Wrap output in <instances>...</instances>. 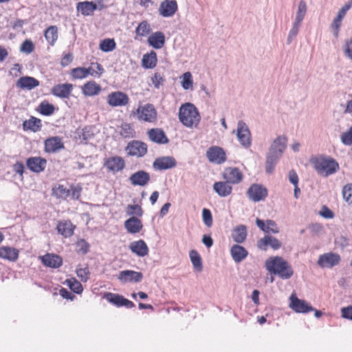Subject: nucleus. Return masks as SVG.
<instances>
[{"label": "nucleus", "instance_id": "49530a36", "mask_svg": "<svg viewBox=\"0 0 352 352\" xmlns=\"http://www.w3.org/2000/svg\"><path fill=\"white\" fill-rule=\"evenodd\" d=\"M55 108L47 101H43L38 106V111L43 116H51L54 113Z\"/></svg>", "mask_w": 352, "mask_h": 352}, {"label": "nucleus", "instance_id": "b1692460", "mask_svg": "<svg viewBox=\"0 0 352 352\" xmlns=\"http://www.w3.org/2000/svg\"><path fill=\"white\" fill-rule=\"evenodd\" d=\"M102 91V87L94 80H89L81 87L82 94L87 97L98 95Z\"/></svg>", "mask_w": 352, "mask_h": 352}, {"label": "nucleus", "instance_id": "2eb2a0df", "mask_svg": "<svg viewBox=\"0 0 352 352\" xmlns=\"http://www.w3.org/2000/svg\"><path fill=\"white\" fill-rule=\"evenodd\" d=\"M104 166L108 170V171L118 173L124 168L125 161L120 156L109 157L104 160Z\"/></svg>", "mask_w": 352, "mask_h": 352}, {"label": "nucleus", "instance_id": "f8f14e48", "mask_svg": "<svg viewBox=\"0 0 352 352\" xmlns=\"http://www.w3.org/2000/svg\"><path fill=\"white\" fill-rule=\"evenodd\" d=\"M104 298L108 302L118 307L124 306L126 308H133L135 307V304L132 301L125 298L123 296L118 294L107 292L104 294Z\"/></svg>", "mask_w": 352, "mask_h": 352}, {"label": "nucleus", "instance_id": "c85d7f7f", "mask_svg": "<svg viewBox=\"0 0 352 352\" xmlns=\"http://www.w3.org/2000/svg\"><path fill=\"white\" fill-rule=\"evenodd\" d=\"M256 223L257 226L265 233H273L277 234L280 232V229L276 223L273 221L268 219L265 222L260 219H256Z\"/></svg>", "mask_w": 352, "mask_h": 352}, {"label": "nucleus", "instance_id": "ea45409f", "mask_svg": "<svg viewBox=\"0 0 352 352\" xmlns=\"http://www.w3.org/2000/svg\"><path fill=\"white\" fill-rule=\"evenodd\" d=\"M118 133L124 138H133L135 136V131L131 124L123 122L118 126Z\"/></svg>", "mask_w": 352, "mask_h": 352}, {"label": "nucleus", "instance_id": "5fc2aeb1", "mask_svg": "<svg viewBox=\"0 0 352 352\" xmlns=\"http://www.w3.org/2000/svg\"><path fill=\"white\" fill-rule=\"evenodd\" d=\"M151 31L150 25L146 21L141 22L136 28L135 32L137 36H145L148 34Z\"/></svg>", "mask_w": 352, "mask_h": 352}, {"label": "nucleus", "instance_id": "4468645a", "mask_svg": "<svg viewBox=\"0 0 352 352\" xmlns=\"http://www.w3.org/2000/svg\"><path fill=\"white\" fill-rule=\"evenodd\" d=\"M206 155L210 162L217 164H223L226 161V152L219 146H214L209 148L207 151Z\"/></svg>", "mask_w": 352, "mask_h": 352}, {"label": "nucleus", "instance_id": "09e8293b", "mask_svg": "<svg viewBox=\"0 0 352 352\" xmlns=\"http://www.w3.org/2000/svg\"><path fill=\"white\" fill-rule=\"evenodd\" d=\"M126 214L133 217L134 215L140 217L143 214V210L138 204H129L126 208Z\"/></svg>", "mask_w": 352, "mask_h": 352}, {"label": "nucleus", "instance_id": "7ed1b4c3", "mask_svg": "<svg viewBox=\"0 0 352 352\" xmlns=\"http://www.w3.org/2000/svg\"><path fill=\"white\" fill-rule=\"evenodd\" d=\"M314 166L317 173L324 177L332 175L339 169L338 163L332 158H318L314 161Z\"/></svg>", "mask_w": 352, "mask_h": 352}, {"label": "nucleus", "instance_id": "69168bd1", "mask_svg": "<svg viewBox=\"0 0 352 352\" xmlns=\"http://www.w3.org/2000/svg\"><path fill=\"white\" fill-rule=\"evenodd\" d=\"M164 78L159 73H155L151 78L152 83L156 88H159L160 86L163 83Z\"/></svg>", "mask_w": 352, "mask_h": 352}, {"label": "nucleus", "instance_id": "39448f33", "mask_svg": "<svg viewBox=\"0 0 352 352\" xmlns=\"http://www.w3.org/2000/svg\"><path fill=\"white\" fill-rule=\"evenodd\" d=\"M98 70H94L92 68L85 67H76L71 70L70 74L74 79H83L87 78L89 75L94 77H100L104 72L102 65H96Z\"/></svg>", "mask_w": 352, "mask_h": 352}, {"label": "nucleus", "instance_id": "4be33fe9", "mask_svg": "<svg viewBox=\"0 0 352 352\" xmlns=\"http://www.w3.org/2000/svg\"><path fill=\"white\" fill-rule=\"evenodd\" d=\"M148 139L156 144H164L169 142L165 132L160 128H153L147 131Z\"/></svg>", "mask_w": 352, "mask_h": 352}, {"label": "nucleus", "instance_id": "ddd939ff", "mask_svg": "<svg viewBox=\"0 0 352 352\" xmlns=\"http://www.w3.org/2000/svg\"><path fill=\"white\" fill-rule=\"evenodd\" d=\"M76 228V225L71 220L63 219L58 221L56 230L64 238H69L74 235Z\"/></svg>", "mask_w": 352, "mask_h": 352}, {"label": "nucleus", "instance_id": "5701e85b", "mask_svg": "<svg viewBox=\"0 0 352 352\" xmlns=\"http://www.w3.org/2000/svg\"><path fill=\"white\" fill-rule=\"evenodd\" d=\"M177 162L173 157H161L155 159L153 164V166L155 170H166L176 166Z\"/></svg>", "mask_w": 352, "mask_h": 352}, {"label": "nucleus", "instance_id": "f257e3e1", "mask_svg": "<svg viewBox=\"0 0 352 352\" xmlns=\"http://www.w3.org/2000/svg\"><path fill=\"white\" fill-rule=\"evenodd\" d=\"M265 267L270 273L283 279H289L294 274L291 265L281 256H270L265 261Z\"/></svg>", "mask_w": 352, "mask_h": 352}, {"label": "nucleus", "instance_id": "a19ab883", "mask_svg": "<svg viewBox=\"0 0 352 352\" xmlns=\"http://www.w3.org/2000/svg\"><path fill=\"white\" fill-rule=\"evenodd\" d=\"M157 63V56L154 52L146 54L142 58V66L145 68H153Z\"/></svg>", "mask_w": 352, "mask_h": 352}, {"label": "nucleus", "instance_id": "f03ea898", "mask_svg": "<svg viewBox=\"0 0 352 352\" xmlns=\"http://www.w3.org/2000/svg\"><path fill=\"white\" fill-rule=\"evenodd\" d=\"M178 117L182 124L188 128L197 127L201 120L197 108L190 102L183 104L180 107Z\"/></svg>", "mask_w": 352, "mask_h": 352}, {"label": "nucleus", "instance_id": "9b49d317", "mask_svg": "<svg viewBox=\"0 0 352 352\" xmlns=\"http://www.w3.org/2000/svg\"><path fill=\"white\" fill-rule=\"evenodd\" d=\"M236 135L241 144L248 148L251 145V133L247 124L243 121H239L237 124Z\"/></svg>", "mask_w": 352, "mask_h": 352}, {"label": "nucleus", "instance_id": "864d4df0", "mask_svg": "<svg viewBox=\"0 0 352 352\" xmlns=\"http://www.w3.org/2000/svg\"><path fill=\"white\" fill-rule=\"evenodd\" d=\"M342 193L344 201L352 207V184H346L342 188Z\"/></svg>", "mask_w": 352, "mask_h": 352}, {"label": "nucleus", "instance_id": "3c124183", "mask_svg": "<svg viewBox=\"0 0 352 352\" xmlns=\"http://www.w3.org/2000/svg\"><path fill=\"white\" fill-rule=\"evenodd\" d=\"M45 36L47 41L50 43H54L58 38L57 28L56 26H50L45 32Z\"/></svg>", "mask_w": 352, "mask_h": 352}, {"label": "nucleus", "instance_id": "58836bf2", "mask_svg": "<svg viewBox=\"0 0 352 352\" xmlns=\"http://www.w3.org/2000/svg\"><path fill=\"white\" fill-rule=\"evenodd\" d=\"M52 195L57 199H67L70 195V190L64 185L56 184L52 189Z\"/></svg>", "mask_w": 352, "mask_h": 352}, {"label": "nucleus", "instance_id": "f3484780", "mask_svg": "<svg viewBox=\"0 0 352 352\" xmlns=\"http://www.w3.org/2000/svg\"><path fill=\"white\" fill-rule=\"evenodd\" d=\"M247 194L250 199L258 202L267 197V190L261 185L254 184L248 188Z\"/></svg>", "mask_w": 352, "mask_h": 352}, {"label": "nucleus", "instance_id": "dca6fc26", "mask_svg": "<svg viewBox=\"0 0 352 352\" xmlns=\"http://www.w3.org/2000/svg\"><path fill=\"white\" fill-rule=\"evenodd\" d=\"M282 246V243L276 237L271 235H265L257 241V247L258 249L266 251L268 247H270L274 250L280 249Z\"/></svg>", "mask_w": 352, "mask_h": 352}, {"label": "nucleus", "instance_id": "aec40b11", "mask_svg": "<svg viewBox=\"0 0 352 352\" xmlns=\"http://www.w3.org/2000/svg\"><path fill=\"white\" fill-rule=\"evenodd\" d=\"M74 85L71 83L55 85L51 89V94L60 98H69L72 96Z\"/></svg>", "mask_w": 352, "mask_h": 352}, {"label": "nucleus", "instance_id": "c9c22d12", "mask_svg": "<svg viewBox=\"0 0 352 352\" xmlns=\"http://www.w3.org/2000/svg\"><path fill=\"white\" fill-rule=\"evenodd\" d=\"M76 9L84 16H90L97 9V5L92 1H82L77 3Z\"/></svg>", "mask_w": 352, "mask_h": 352}, {"label": "nucleus", "instance_id": "6ab92c4d", "mask_svg": "<svg viewBox=\"0 0 352 352\" xmlns=\"http://www.w3.org/2000/svg\"><path fill=\"white\" fill-rule=\"evenodd\" d=\"M223 178L230 184H237L243 180V175L238 168L228 167L223 173Z\"/></svg>", "mask_w": 352, "mask_h": 352}, {"label": "nucleus", "instance_id": "423d86ee", "mask_svg": "<svg viewBox=\"0 0 352 352\" xmlns=\"http://www.w3.org/2000/svg\"><path fill=\"white\" fill-rule=\"evenodd\" d=\"M289 307L294 311L299 314H307L314 310V307L309 303L299 299L296 293H292L290 296Z\"/></svg>", "mask_w": 352, "mask_h": 352}, {"label": "nucleus", "instance_id": "72a5a7b5", "mask_svg": "<svg viewBox=\"0 0 352 352\" xmlns=\"http://www.w3.org/2000/svg\"><path fill=\"white\" fill-rule=\"evenodd\" d=\"M39 85V81L30 76H23L18 79L16 87L21 89L31 90Z\"/></svg>", "mask_w": 352, "mask_h": 352}, {"label": "nucleus", "instance_id": "8fccbe9b", "mask_svg": "<svg viewBox=\"0 0 352 352\" xmlns=\"http://www.w3.org/2000/svg\"><path fill=\"white\" fill-rule=\"evenodd\" d=\"M165 36L162 32H156L148 38V44H164Z\"/></svg>", "mask_w": 352, "mask_h": 352}, {"label": "nucleus", "instance_id": "338daca9", "mask_svg": "<svg viewBox=\"0 0 352 352\" xmlns=\"http://www.w3.org/2000/svg\"><path fill=\"white\" fill-rule=\"evenodd\" d=\"M320 214L326 219H332L334 217L333 212L326 206H322Z\"/></svg>", "mask_w": 352, "mask_h": 352}, {"label": "nucleus", "instance_id": "6e6d98bb", "mask_svg": "<svg viewBox=\"0 0 352 352\" xmlns=\"http://www.w3.org/2000/svg\"><path fill=\"white\" fill-rule=\"evenodd\" d=\"M192 78L190 72H187L182 76V85L184 89H188L192 87Z\"/></svg>", "mask_w": 352, "mask_h": 352}, {"label": "nucleus", "instance_id": "c756f323", "mask_svg": "<svg viewBox=\"0 0 352 352\" xmlns=\"http://www.w3.org/2000/svg\"><path fill=\"white\" fill-rule=\"evenodd\" d=\"M23 129L25 131H30L34 133L40 131L42 128V121L41 119L31 116L28 120H25L23 122Z\"/></svg>", "mask_w": 352, "mask_h": 352}, {"label": "nucleus", "instance_id": "a18cd8bd", "mask_svg": "<svg viewBox=\"0 0 352 352\" xmlns=\"http://www.w3.org/2000/svg\"><path fill=\"white\" fill-rule=\"evenodd\" d=\"M76 273L80 280L85 283L89 280L90 276L89 269L87 265L84 266L78 265L76 267Z\"/></svg>", "mask_w": 352, "mask_h": 352}, {"label": "nucleus", "instance_id": "1a4fd4ad", "mask_svg": "<svg viewBox=\"0 0 352 352\" xmlns=\"http://www.w3.org/2000/svg\"><path fill=\"white\" fill-rule=\"evenodd\" d=\"M47 160L41 156L30 157L26 160V166L34 173H41L47 167Z\"/></svg>", "mask_w": 352, "mask_h": 352}, {"label": "nucleus", "instance_id": "7c9ffc66", "mask_svg": "<svg viewBox=\"0 0 352 352\" xmlns=\"http://www.w3.org/2000/svg\"><path fill=\"white\" fill-rule=\"evenodd\" d=\"M124 228L131 234H136L141 231L143 228L142 221L135 217H131L124 221Z\"/></svg>", "mask_w": 352, "mask_h": 352}, {"label": "nucleus", "instance_id": "2f4dec72", "mask_svg": "<svg viewBox=\"0 0 352 352\" xmlns=\"http://www.w3.org/2000/svg\"><path fill=\"white\" fill-rule=\"evenodd\" d=\"M287 141L285 136L278 137L272 143L270 153L280 157L286 148Z\"/></svg>", "mask_w": 352, "mask_h": 352}, {"label": "nucleus", "instance_id": "f704fd0d", "mask_svg": "<svg viewBox=\"0 0 352 352\" xmlns=\"http://www.w3.org/2000/svg\"><path fill=\"white\" fill-rule=\"evenodd\" d=\"M226 180L223 182H217L213 185L214 190L220 197H227L232 193V187Z\"/></svg>", "mask_w": 352, "mask_h": 352}, {"label": "nucleus", "instance_id": "cd10ccee", "mask_svg": "<svg viewBox=\"0 0 352 352\" xmlns=\"http://www.w3.org/2000/svg\"><path fill=\"white\" fill-rule=\"evenodd\" d=\"M129 249L133 254L140 257L146 256L149 252L148 245L142 239L131 242Z\"/></svg>", "mask_w": 352, "mask_h": 352}, {"label": "nucleus", "instance_id": "0e129e2a", "mask_svg": "<svg viewBox=\"0 0 352 352\" xmlns=\"http://www.w3.org/2000/svg\"><path fill=\"white\" fill-rule=\"evenodd\" d=\"M341 316L343 318L352 320V306L342 307L341 309Z\"/></svg>", "mask_w": 352, "mask_h": 352}, {"label": "nucleus", "instance_id": "603ef678", "mask_svg": "<svg viewBox=\"0 0 352 352\" xmlns=\"http://www.w3.org/2000/svg\"><path fill=\"white\" fill-rule=\"evenodd\" d=\"M278 158L279 157L277 155H275L270 153V155L267 157L265 167L267 173L270 174L274 171L275 165L276 164Z\"/></svg>", "mask_w": 352, "mask_h": 352}, {"label": "nucleus", "instance_id": "052dcab7", "mask_svg": "<svg viewBox=\"0 0 352 352\" xmlns=\"http://www.w3.org/2000/svg\"><path fill=\"white\" fill-rule=\"evenodd\" d=\"M342 19L340 18V16H336V17L333 20L331 24V28L333 32L334 35L336 36L338 35V31L342 24Z\"/></svg>", "mask_w": 352, "mask_h": 352}, {"label": "nucleus", "instance_id": "4d7b16f0", "mask_svg": "<svg viewBox=\"0 0 352 352\" xmlns=\"http://www.w3.org/2000/svg\"><path fill=\"white\" fill-rule=\"evenodd\" d=\"M342 144L346 146L352 145V126L349 129L344 132L340 137Z\"/></svg>", "mask_w": 352, "mask_h": 352}, {"label": "nucleus", "instance_id": "e433bc0d", "mask_svg": "<svg viewBox=\"0 0 352 352\" xmlns=\"http://www.w3.org/2000/svg\"><path fill=\"white\" fill-rule=\"evenodd\" d=\"M230 254L236 263H240L247 257L248 252L243 246L234 245L230 249Z\"/></svg>", "mask_w": 352, "mask_h": 352}, {"label": "nucleus", "instance_id": "4c0bfd02", "mask_svg": "<svg viewBox=\"0 0 352 352\" xmlns=\"http://www.w3.org/2000/svg\"><path fill=\"white\" fill-rule=\"evenodd\" d=\"M232 236L233 240L238 243H243L247 237V228L244 225H239L234 228Z\"/></svg>", "mask_w": 352, "mask_h": 352}, {"label": "nucleus", "instance_id": "13d9d810", "mask_svg": "<svg viewBox=\"0 0 352 352\" xmlns=\"http://www.w3.org/2000/svg\"><path fill=\"white\" fill-rule=\"evenodd\" d=\"M202 217H203V221H204L205 225L208 228L211 227L212 225L213 220H212L211 212L209 209H207V208L203 209Z\"/></svg>", "mask_w": 352, "mask_h": 352}, {"label": "nucleus", "instance_id": "79ce46f5", "mask_svg": "<svg viewBox=\"0 0 352 352\" xmlns=\"http://www.w3.org/2000/svg\"><path fill=\"white\" fill-rule=\"evenodd\" d=\"M307 7L306 2L304 0L300 1L298 5L297 11L296 12L294 22L298 23H302V22L305 16V14L307 13Z\"/></svg>", "mask_w": 352, "mask_h": 352}, {"label": "nucleus", "instance_id": "bb28decb", "mask_svg": "<svg viewBox=\"0 0 352 352\" xmlns=\"http://www.w3.org/2000/svg\"><path fill=\"white\" fill-rule=\"evenodd\" d=\"M42 263L48 267L58 268L63 265V258L54 254H46L41 257Z\"/></svg>", "mask_w": 352, "mask_h": 352}, {"label": "nucleus", "instance_id": "a878e982", "mask_svg": "<svg viewBox=\"0 0 352 352\" xmlns=\"http://www.w3.org/2000/svg\"><path fill=\"white\" fill-rule=\"evenodd\" d=\"M177 10V4L175 0H165L162 2L159 8L160 13L164 17L173 16Z\"/></svg>", "mask_w": 352, "mask_h": 352}, {"label": "nucleus", "instance_id": "20e7f679", "mask_svg": "<svg viewBox=\"0 0 352 352\" xmlns=\"http://www.w3.org/2000/svg\"><path fill=\"white\" fill-rule=\"evenodd\" d=\"M135 114L140 121L154 123L157 119V112L153 104L148 103L139 105Z\"/></svg>", "mask_w": 352, "mask_h": 352}, {"label": "nucleus", "instance_id": "680f3d73", "mask_svg": "<svg viewBox=\"0 0 352 352\" xmlns=\"http://www.w3.org/2000/svg\"><path fill=\"white\" fill-rule=\"evenodd\" d=\"M300 25L301 23L294 22L292 28L291 29L288 35L289 42H292V39L296 36V35L298 33Z\"/></svg>", "mask_w": 352, "mask_h": 352}, {"label": "nucleus", "instance_id": "bf43d9fd", "mask_svg": "<svg viewBox=\"0 0 352 352\" xmlns=\"http://www.w3.org/2000/svg\"><path fill=\"white\" fill-rule=\"evenodd\" d=\"M70 197L74 200H78L80 197L82 187L79 185H72L70 186Z\"/></svg>", "mask_w": 352, "mask_h": 352}, {"label": "nucleus", "instance_id": "0eeeda50", "mask_svg": "<svg viewBox=\"0 0 352 352\" xmlns=\"http://www.w3.org/2000/svg\"><path fill=\"white\" fill-rule=\"evenodd\" d=\"M106 100L107 103L111 107H124L128 105L130 101L129 96L120 91L109 94Z\"/></svg>", "mask_w": 352, "mask_h": 352}, {"label": "nucleus", "instance_id": "c03bdc74", "mask_svg": "<svg viewBox=\"0 0 352 352\" xmlns=\"http://www.w3.org/2000/svg\"><path fill=\"white\" fill-rule=\"evenodd\" d=\"M189 256L192 264L195 270L200 272L202 270L201 258L197 250H192L190 251Z\"/></svg>", "mask_w": 352, "mask_h": 352}, {"label": "nucleus", "instance_id": "774afa93", "mask_svg": "<svg viewBox=\"0 0 352 352\" xmlns=\"http://www.w3.org/2000/svg\"><path fill=\"white\" fill-rule=\"evenodd\" d=\"M24 165L21 162H16L13 165V170L19 174L21 177H23V173H24Z\"/></svg>", "mask_w": 352, "mask_h": 352}, {"label": "nucleus", "instance_id": "412c9836", "mask_svg": "<svg viewBox=\"0 0 352 352\" xmlns=\"http://www.w3.org/2000/svg\"><path fill=\"white\" fill-rule=\"evenodd\" d=\"M118 278L122 283H139L142 280L143 274L140 272L126 270L120 272Z\"/></svg>", "mask_w": 352, "mask_h": 352}, {"label": "nucleus", "instance_id": "a211bd4d", "mask_svg": "<svg viewBox=\"0 0 352 352\" xmlns=\"http://www.w3.org/2000/svg\"><path fill=\"white\" fill-rule=\"evenodd\" d=\"M63 148L64 143L58 136L50 137L44 141V151L47 153H54Z\"/></svg>", "mask_w": 352, "mask_h": 352}, {"label": "nucleus", "instance_id": "6e6552de", "mask_svg": "<svg viewBox=\"0 0 352 352\" xmlns=\"http://www.w3.org/2000/svg\"><path fill=\"white\" fill-rule=\"evenodd\" d=\"M147 144L139 140H132L128 143L126 151L129 155L141 157L147 153Z\"/></svg>", "mask_w": 352, "mask_h": 352}, {"label": "nucleus", "instance_id": "9d476101", "mask_svg": "<svg viewBox=\"0 0 352 352\" xmlns=\"http://www.w3.org/2000/svg\"><path fill=\"white\" fill-rule=\"evenodd\" d=\"M340 261L341 258L338 254L328 252L320 255L317 263L322 268H332L338 265Z\"/></svg>", "mask_w": 352, "mask_h": 352}, {"label": "nucleus", "instance_id": "37998d69", "mask_svg": "<svg viewBox=\"0 0 352 352\" xmlns=\"http://www.w3.org/2000/svg\"><path fill=\"white\" fill-rule=\"evenodd\" d=\"M64 283L76 294H80L83 291L82 284L74 277L67 278Z\"/></svg>", "mask_w": 352, "mask_h": 352}, {"label": "nucleus", "instance_id": "de8ad7c7", "mask_svg": "<svg viewBox=\"0 0 352 352\" xmlns=\"http://www.w3.org/2000/svg\"><path fill=\"white\" fill-rule=\"evenodd\" d=\"M76 252L78 254L85 255L89 251V244L83 239H78L76 243Z\"/></svg>", "mask_w": 352, "mask_h": 352}, {"label": "nucleus", "instance_id": "473e14b6", "mask_svg": "<svg viewBox=\"0 0 352 352\" xmlns=\"http://www.w3.org/2000/svg\"><path fill=\"white\" fill-rule=\"evenodd\" d=\"M19 252L17 249L8 247H0V258L10 261H16L19 258Z\"/></svg>", "mask_w": 352, "mask_h": 352}, {"label": "nucleus", "instance_id": "e2e57ef3", "mask_svg": "<svg viewBox=\"0 0 352 352\" xmlns=\"http://www.w3.org/2000/svg\"><path fill=\"white\" fill-rule=\"evenodd\" d=\"M352 7V0H349L338 11L337 16L342 19L345 16L347 11Z\"/></svg>", "mask_w": 352, "mask_h": 352}, {"label": "nucleus", "instance_id": "393cba45", "mask_svg": "<svg viewBox=\"0 0 352 352\" xmlns=\"http://www.w3.org/2000/svg\"><path fill=\"white\" fill-rule=\"evenodd\" d=\"M150 179L149 173L144 170H138L129 177L130 182L133 186H144L148 184Z\"/></svg>", "mask_w": 352, "mask_h": 352}]
</instances>
